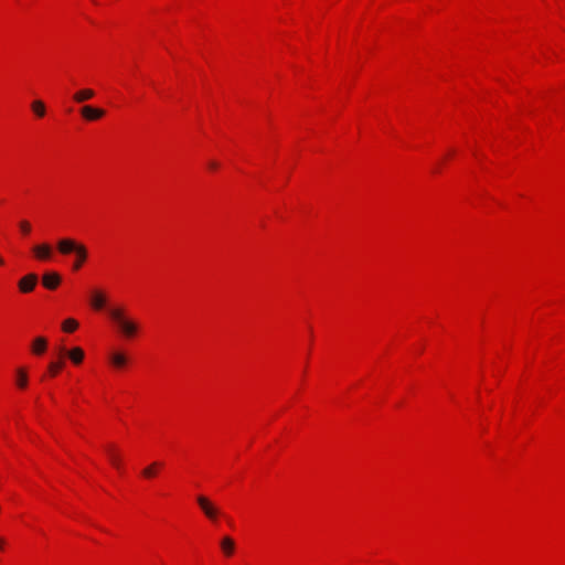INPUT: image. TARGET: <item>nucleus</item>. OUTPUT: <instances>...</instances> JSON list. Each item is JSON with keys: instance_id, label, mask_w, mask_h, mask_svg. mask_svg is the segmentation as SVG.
<instances>
[{"instance_id": "nucleus-9", "label": "nucleus", "mask_w": 565, "mask_h": 565, "mask_svg": "<svg viewBox=\"0 0 565 565\" xmlns=\"http://www.w3.org/2000/svg\"><path fill=\"white\" fill-rule=\"evenodd\" d=\"M106 452H107V456H108V459L110 461V463L118 470L121 469V462H120V458L118 456V454L116 452L115 450V447L109 445L106 447Z\"/></svg>"}, {"instance_id": "nucleus-22", "label": "nucleus", "mask_w": 565, "mask_h": 565, "mask_svg": "<svg viewBox=\"0 0 565 565\" xmlns=\"http://www.w3.org/2000/svg\"><path fill=\"white\" fill-rule=\"evenodd\" d=\"M209 167H210L211 169H217V168H218V163H217L216 161H210V162H209Z\"/></svg>"}, {"instance_id": "nucleus-24", "label": "nucleus", "mask_w": 565, "mask_h": 565, "mask_svg": "<svg viewBox=\"0 0 565 565\" xmlns=\"http://www.w3.org/2000/svg\"><path fill=\"white\" fill-rule=\"evenodd\" d=\"M0 265H3V259L1 256H0Z\"/></svg>"}, {"instance_id": "nucleus-6", "label": "nucleus", "mask_w": 565, "mask_h": 565, "mask_svg": "<svg viewBox=\"0 0 565 565\" xmlns=\"http://www.w3.org/2000/svg\"><path fill=\"white\" fill-rule=\"evenodd\" d=\"M61 282V276L55 271L45 273L42 277V284L45 288L53 290Z\"/></svg>"}, {"instance_id": "nucleus-14", "label": "nucleus", "mask_w": 565, "mask_h": 565, "mask_svg": "<svg viewBox=\"0 0 565 565\" xmlns=\"http://www.w3.org/2000/svg\"><path fill=\"white\" fill-rule=\"evenodd\" d=\"M221 547L226 555H232L234 552V541L230 536L223 537Z\"/></svg>"}, {"instance_id": "nucleus-1", "label": "nucleus", "mask_w": 565, "mask_h": 565, "mask_svg": "<svg viewBox=\"0 0 565 565\" xmlns=\"http://www.w3.org/2000/svg\"><path fill=\"white\" fill-rule=\"evenodd\" d=\"M109 315L113 318V320L118 324L121 332L126 337H132L137 332V324L134 321L128 320L125 316L121 309L119 308H113L109 309Z\"/></svg>"}, {"instance_id": "nucleus-8", "label": "nucleus", "mask_w": 565, "mask_h": 565, "mask_svg": "<svg viewBox=\"0 0 565 565\" xmlns=\"http://www.w3.org/2000/svg\"><path fill=\"white\" fill-rule=\"evenodd\" d=\"M95 96V92L90 88H84L78 92H76L73 96V99L76 103H83L86 102Z\"/></svg>"}, {"instance_id": "nucleus-12", "label": "nucleus", "mask_w": 565, "mask_h": 565, "mask_svg": "<svg viewBox=\"0 0 565 565\" xmlns=\"http://www.w3.org/2000/svg\"><path fill=\"white\" fill-rule=\"evenodd\" d=\"M109 360L110 363L116 367H122L127 362V358L120 352L111 353Z\"/></svg>"}, {"instance_id": "nucleus-20", "label": "nucleus", "mask_w": 565, "mask_h": 565, "mask_svg": "<svg viewBox=\"0 0 565 565\" xmlns=\"http://www.w3.org/2000/svg\"><path fill=\"white\" fill-rule=\"evenodd\" d=\"M20 227H21V231H22L23 233H29V232H30V230H31L30 224H29L28 222H25V221H23V222H21V223H20Z\"/></svg>"}, {"instance_id": "nucleus-21", "label": "nucleus", "mask_w": 565, "mask_h": 565, "mask_svg": "<svg viewBox=\"0 0 565 565\" xmlns=\"http://www.w3.org/2000/svg\"><path fill=\"white\" fill-rule=\"evenodd\" d=\"M84 262L85 260H82L81 257L76 256V260L74 263V269L75 270L79 269Z\"/></svg>"}, {"instance_id": "nucleus-4", "label": "nucleus", "mask_w": 565, "mask_h": 565, "mask_svg": "<svg viewBox=\"0 0 565 565\" xmlns=\"http://www.w3.org/2000/svg\"><path fill=\"white\" fill-rule=\"evenodd\" d=\"M81 115L84 119L92 121L100 119L105 115V110L86 105L81 108Z\"/></svg>"}, {"instance_id": "nucleus-15", "label": "nucleus", "mask_w": 565, "mask_h": 565, "mask_svg": "<svg viewBox=\"0 0 565 565\" xmlns=\"http://www.w3.org/2000/svg\"><path fill=\"white\" fill-rule=\"evenodd\" d=\"M31 108L38 117L42 118L45 116L46 109H45V105L42 100L32 102Z\"/></svg>"}, {"instance_id": "nucleus-23", "label": "nucleus", "mask_w": 565, "mask_h": 565, "mask_svg": "<svg viewBox=\"0 0 565 565\" xmlns=\"http://www.w3.org/2000/svg\"><path fill=\"white\" fill-rule=\"evenodd\" d=\"M3 547H4V540L0 539V551L3 550Z\"/></svg>"}, {"instance_id": "nucleus-17", "label": "nucleus", "mask_w": 565, "mask_h": 565, "mask_svg": "<svg viewBox=\"0 0 565 565\" xmlns=\"http://www.w3.org/2000/svg\"><path fill=\"white\" fill-rule=\"evenodd\" d=\"M160 467L159 462H152L150 466L142 470V476L147 479L153 478L157 473V469Z\"/></svg>"}, {"instance_id": "nucleus-11", "label": "nucleus", "mask_w": 565, "mask_h": 565, "mask_svg": "<svg viewBox=\"0 0 565 565\" xmlns=\"http://www.w3.org/2000/svg\"><path fill=\"white\" fill-rule=\"evenodd\" d=\"M33 252L40 259H49L52 254L51 247L46 244L34 246Z\"/></svg>"}, {"instance_id": "nucleus-7", "label": "nucleus", "mask_w": 565, "mask_h": 565, "mask_svg": "<svg viewBox=\"0 0 565 565\" xmlns=\"http://www.w3.org/2000/svg\"><path fill=\"white\" fill-rule=\"evenodd\" d=\"M106 302H107L106 296L102 290L94 289L92 291L90 306L95 310H102L103 308H105Z\"/></svg>"}, {"instance_id": "nucleus-2", "label": "nucleus", "mask_w": 565, "mask_h": 565, "mask_svg": "<svg viewBox=\"0 0 565 565\" xmlns=\"http://www.w3.org/2000/svg\"><path fill=\"white\" fill-rule=\"evenodd\" d=\"M58 250L62 254L75 253L76 256L81 257L82 260H86L87 250L83 245L76 244L70 238L61 239L57 244Z\"/></svg>"}, {"instance_id": "nucleus-3", "label": "nucleus", "mask_w": 565, "mask_h": 565, "mask_svg": "<svg viewBox=\"0 0 565 565\" xmlns=\"http://www.w3.org/2000/svg\"><path fill=\"white\" fill-rule=\"evenodd\" d=\"M196 502L209 520L214 522L221 515V510L205 495H198Z\"/></svg>"}, {"instance_id": "nucleus-19", "label": "nucleus", "mask_w": 565, "mask_h": 565, "mask_svg": "<svg viewBox=\"0 0 565 565\" xmlns=\"http://www.w3.org/2000/svg\"><path fill=\"white\" fill-rule=\"evenodd\" d=\"M62 366H63V362L62 361H60V362H52V363L49 364V370H50L52 375H55L62 369Z\"/></svg>"}, {"instance_id": "nucleus-13", "label": "nucleus", "mask_w": 565, "mask_h": 565, "mask_svg": "<svg viewBox=\"0 0 565 565\" xmlns=\"http://www.w3.org/2000/svg\"><path fill=\"white\" fill-rule=\"evenodd\" d=\"M68 358L73 361V363L79 364L84 359V351L81 348H74L68 351Z\"/></svg>"}, {"instance_id": "nucleus-10", "label": "nucleus", "mask_w": 565, "mask_h": 565, "mask_svg": "<svg viewBox=\"0 0 565 565\" xmlns=\"http://www.w3.org/2000/svg\"><path fill=\"white\" fill-rule=\"evenodd\" d=\"M47 341L43 337H38L34 339L32 344V351L34 354H42L46 350Z\"/></svg>"}, {"instance_id": "nucleus-5", "label": "nucleus", "mask_w": 565, "mask_h": 565, "mask_svg": "<svg viewBox=\"0 0 565 565\" xmlns=\"http://www.w3.org/2000/svg\"><path fill=\"white\" fill-rule=\"evenodd\" d=\"M38 284V276L29 274L19 280V289L21 292H31Z\"/></svg>"}, {"instance_id": "nucleus-18", "label": "nucleus", "mask_w": 565, "mask_h": 565, "mask_svg": "<svg viewBox=\"0 0 565 565\" xmlns=\"http://www.w3.org/2000/svg\"><path fill=\"white\" fill-rule=\"evenodd\" d=\"M78 327V323L76 320L70 318V319H66L64 322H63V330L65 332H73L74 330H76Z\"/></svg>"}, {"instance_id": "nucleus-16", "label": "nucleus", "mask_w": 565, "mask_h": 565, "mask_svg": "<svg viewBox=\"0 0 565 565\" xmlns=\"http://www.w3.org/2000/svg\"><path fill=\"white\" fill-rule=\"evenodd\" d=\"M17 385L20 388H24L28 385V374L23 369L17 371Z\"/></svg>"}]
</instances>
